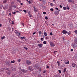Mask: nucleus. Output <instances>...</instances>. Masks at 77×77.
I'll return each instance as SVG.
<instances>
[{
	"mask_svg": "<svg viewBox=\"0 0 77 77\" xmlns=\"http://www.w3.org/2000/svg\"><path fill=\"white\" fill-rule=\"evenodd\" d=\"M15 33L18 36H19L20 35H21V33H20V32L17 31V30H15Z\"/></svg>",
	"mask_w": 77,
	"mask_h": 77,
	"instance_id": "f257e3e1",
	"label": "nucleus"
},
{
	"mask_svg": "<svg viewBox=\"0 0 77 77\" xmlns=\"http://www.w3.org/2000/svg\"><path fill=\"white\" fill-rule=\"evenodd\" d=\"M29 70H30V71H33V67L31 66H29Z\"/></svg>",
	"mask_w": 77,
	"mask_h": 77,
	"instance_id": "f03ea898",
	"label": "nucleus"
},
{
	"mask_svg": "<svg viewBox=\"0 0 77 77\" xmlns=\"http://www.w3.org/2000/svg\"><path fill=\"white\" fill-rule=\"evenodd\" d=\"M50 45L52 47H53L54 46H55V45L52 42H50Z\"/></svg>",
	"mask_w": 77,
	"mask_h": 77,
	"instance_id": "7ed1b4c3",
	"label": "nucleus"
},
{
	"mask_svg": "<svg viewBox=\"0 0 77 77\" xmlns=\"http://www.w3.org/2000/svg\"><path fill=\"white\" fill-rule=\"evenodd\" d=\"M26 63L27 65H32V63H31V62L29 60L27 61Z\"/></svg>",
	"mask_w": 77,
	"mask_h": 77,
	"instance_id": "20e7f679",
	"label": "nucleus"
},
{
	"mask_svg": "<svg viewBox=\"0 0 77 77\" xmlns=\"http://www.w3.org/2000/svg\"><path fill=\"white\" fill-rule=\"evenodd\" d=\"M59 14V11H55L54 13V14L55 15H58Z\"/></svg>",
	"mask_w": 77,
	"mask_h": 77,
	"instance_id": "39448f33",
	"label": "nucleus"
},
{
	"mask_svg": "<svg viewBox=\"0 0 77 77\" xmlns=\"http://www.w3.org/2000/svg\"><path fill=\"white\" fill-rule=\"evenodd\" d=\"M39 66V65H38V64H36L34 67L35 69H37V68L38 67V66Z\"/></svg>",
	"mask_w": 77,
	"mask_h": 77,
	"instance_id": "423d86ee",
	"label": "nucleus"
},
{
	"mask_svg": "<svg viewBox=\"0 0 77 77\" xmlns=\"http://www.w3.org/2000/svg\"><path fill=\"white\" fill-rule=\"evenodd\" d=\"M62 33L63 34H66V33H68V32L66 30H63L62 31Z\"/></svg>",
	"mask_w": 77,
	"mask_h": 77,
	"instance_id": "0eeeda50",
	"label": "nucleus"
},
{
	"mask_svg": "<svg viewBox=\"0 0 77 77\" xmlns=\"http://www.w3.org/2000/svg\"><path fill=\"white\" fill-rule=\"evenodd\" d=\"M33 8L34 12H35V13H36L37 12V9L35 8V7H34Z\"/></svg>",
	"mask_w": 77,
	"mask_h": 77,
	"instance_id": "6e6552de",
	"label": "nucleus"
},
{
	"mask_svg": "<svg viewBox=\"0 0 77 77\" xmlns=\"http://www.w3.org/2000/svg\"><path fill=\"white\" fill-rule=\"evenodd\" d=\"M38 46L39 47V48H42V46H43V44H40L38 45Z\"/></svg>",
	"mask_w": 77,
	"mask_h": 77,
	"instance_id": "1a4fd4ad",
	"label": "nucleus"
},
{
	"mask_svg": "<svg viewBox=\"0 0 77 77\" xmlns=\"http://www.w3.org/2000/svg\"><path fill=\"white\" fill-rule=\"evenodd\" d=\"M37 69L38 70V71H42V69H41V67H38L37 68Z\"/></svg>",
	"mask_w": 77,
	"mask_h": 77,
	"instance_id": "9d476101",
	"label": "nucleus"
},
{
	"mask_svg": "<svg viewBox=\"0 0 77 77\" xmlns=\"http://www.w3.org/2000/svg\"><path fill=\"white\" fill-rule=\"evenodd\" d=\"M27 70H24V69H21V71L22 72H24V73H26V72H27Z\"/></svg>",
	"mask_w": 77,
	"mask_h": 77,
	"instance_id": "9b49d317",
	"label": "nucleus"
},
{
	"mask_svg": "<svg viewBox=\"0 0 77 77\" xmlns=\"http://www.w3.org/2000/svg\"><path fill=\"white\" fill-rule=\"evenodd\" d=\"M7 73L8 74V75H10L11 74V71L8 70L7 72Z\"/></svg>",
	"mask_w": 77,
	"mask_h": 77,
	"instance_id": "f8f14e48",
	"label": "nucleus"
},
{
	"mask_svg": "<svg viewBox=\"0 0 77 77\" xmlns=\"http://www.w3.org/2000/svg\"><path fill=\"white\" fill-rule=\"evenodd\" d=\"M69 61L67 60L64 63L65 64H66L67 65H68V64H69Z\"/></svg>",
	"mask_w": 77,
	"mask_h": 77,
	"instance_id": "ddd939ff",
	"label": "nucleus"
},
{
	"mask_svg": "<svg viewBox=\"0 0 77 77\" xmlns=\"http://www.w3.org/2000/svg\"><path fill=\"white\" fill-rule=\"evenodd\" d=\"M38 33L39 34V36H40V35H42V32L41 31V30H39L38 32Z\"/></svg>",
	"mask_w": 77,
	"mask_h": 77,
	"instance_id": "4468645a",
	"label": "nucleus"
},
{
	"mask_svg": "<svg viewBox=\"0 0 77 77\" xmlns=\"http://www.w3.org/2000/svg\"><path fill=\"white\" fill-rule=\"evenodd\" d=\"M7 65L8 66L11 65V62H8L7 63Z\"/></svg>",
	"mask_w": 77,
	"mask_h": 77,
	"instance_id": "2eb2a0df",
	"label": "nucleus"
},
{
	"mask_svg": "<svg viewBox=\"0 0 77 77\" xmlns=\"http://www.w3.org/2000/svg\"><path fill=\"white\" fill-rule=\"evenodd\" d=\"M73 0H68V2L69 3H72V2H73Z\"/></svg>",
	"mask_w": 77,
	"mask_h": 77,
	"instance_id": "dca6fc26",
	"label": "nucleus"
},
{
	"mask_svg": "<svg viewBox=\"0 0 77 77\" xmlns=\"http://www.w3.org/2000/svg\"><path fill=\"white\" fill-rule=\"evenodd\" d=\"M7 2V0H4L3 1V3H5H5H6Z\"/></svg>",
	"mask_w": 77,
	"mask_h": 77,
	"instance_id": "f3484780",
	"label": "nucleus"
},
{
	"mask_svg": "<svg viewBox=\"0 0 77 77\" xmlns=\"http://www.w3.org/2000/svg\"><path fill=\"white\" fill-rule=\"evenodd\" d=\"M72 67H73V68L74 67H75V64L74 63H72Z\"/></svg>",
	"mask_w": 77,
	"mask_h": 77,
	"instance_id": "a211bd4d",
	"label": "nucleus"
},
{
	"mask_svg": "<svg viewBox=\"0 0 77 77\" xmlns=\"http://www.w3.org/2000/svg\"><path fill=\"white\" fill-rule=\"evenodd\" d=\"M1 39L2 40H3V39H5V36H3L2 37H1Z\"/></svg>",
	"mask_w": 77,
	"mask_h": 77,
	"instance_id": "6ab92c4d",
	"label": "nucleus"
},
{
	"mask_svg": "<svg viewBox=\"0 0 77 77\" xmlns=\"http://www.w3.org/2000/svg\"><path fill=\"white\" fill-rule=\"evenodd\" d=\"M11 62L12 63H15V61L14 60H13V61L11 60Z\"/></svg>",
	"mask_w": 77,
	"mask_h": 77,
	"instance_id": "aec40b11",
	"label": "nucleus"
},
{
	"mask_svg": "<svg viewBox=\"0 0 77 77\" xmlns=\"http://www.w3.org/2000/svg\"><path fill=\"white\" fill-rule=\"evenodd\" d=\"M8 69H9V68H6V67H5L4 68V70H8Z\"/></svg>",
	"mask_w": 77,
	"mask_h": 77,
	"instance_id": "412c9836",
	"label": "nucleus"
},
{
	"mask_svg": "<svg viewBox=\"0 0 77 77\" xmlns=\"http://www.w3.org/2000/svg\"><path fill=\"white\" fill-rule=\"evenodd\" d=\"M44 35L45 36H47V33H46V32H44Z\"/></svg>",
	"mask_w": 77,
	"mask_h": 77,
	"instance_id": "4be33fe9",
	"label": "nucleus"
},
{
	"mask_svg": "<svg viewBox=\"0 0 77 77\" xmlns=\"http://www.w3.org/2000/svg\"><path fill=\"white\" fill-rule=\"evenodd\" d=\"M66 71V68L64 69L63 72H65Z\"/></svg>",
	"mask_w": 77,
	"mask_h": 77,
	"instance_id": "5701e85b",
	"label": "nucleus"
},
{
	"mask_svg": "<svg viewBox=\"0 0 77 77\" xmlns=\"http://www.w3.org/2000/svg\"><path fill=\"white\" fill-rule=\"evenodd\" d=\"M63 9L64 10H66V7H63Z\"/></svg>",
	"mask_w": 77,
	"mask_h": 77,
	"instance_id": "b1692460",
	"label": "nucleus"
},
{
	"mask_svg": "<svg viewBox=\"0 0 77 77\" xmlns=\"http://www.w3.org/2000/svg\"><path fill=\"white\" fill-rule=\"evenodd\" d=\"M74 32L75 34H77V30H76L74 31Z\"/></svg>",
	"mask_w": 77,
	"mask_h": 77,
	"instance_id": "393cba45",
	"label": "nucleus"
},
{
	"mask_svg": "<svg viewBox=\"0 0 77 77\" xmlns=\"http://www.w3.org/2000/svg\"><path fill=\"white\" fill-rule=\"evenodd\" d=\"M43 44H47V42L45 41H44L43 42Z\"/></svg>",
	"mask_w": 77,
	"mask_h": 77,
	"instance_id": "a878e982",
	"label": "nucleus"
},
{
	"mask_svg": "<svg viewBox=\"0 0 77 77\" xmlns=\"http://www.w3.org/2000/svg\"><path fill=\"white\" fill-rule=\"evenodd\" d=\"M0 7L1 9H2V8H3V6L2 5H1Z\"/></svg>",
	"mask_w": 77,
	"mask_h": 77,
	"instance_id": "bb28decb",
	"label": "nucleus"
},
{
	"mask_svg": "<svg viewBox=\"0 0 77 77\" xmlns=\"http://www.w3.org/2000/svg\"><path fill=\"white\" fill-rule=\"evenodd\" d=\"M13 8H17V6L15 5H14L13 6Z\"/></svg>",
	"mask_w": 77,
	"mask_h": 77,
	"instance_id": "cd10ccee",
	"label": "nucleus"
},
{
	"mask_svg": "<svg viewBox=\"0 0 77 77\" xmlns=\"http://www.w3.org/2000/svg\"><path fill=\"white\" fill-rule=\"evenodd\" d=\"M50 3V5L51 6H53V3Z\"/></svg>",
	"mask_w": 77,
	"mask_h": 77,
	"instance_id": "c85d7f7f",
	"label": "nucleus"
},
{
	"mask_svg": "<svg viewBox=\"0 0 77 77\" xmlns=\"http://www.w3.org/2000/svg\"><path fill=\"white\" fill-rule=\"evenodd\" d=\"M23 48H24L25 50H28V48H26V47H23Z\"/></svg>",
	"mask_w": 77,
	"mask_h": 77,
	"instance_id": "c756f323",
	"label": "nucleus"
},
{
	"mask_svg": "<svg viewBox=\"0 0 77 77\" xmlns=\"http://www.w3.org/2000/svg\"><path fill=\"white\" fill-rule=\"evenodd\" d=\"M23 11H24L25 12V13H27V11H26V10H23Z\"/></svg>",
	"mask_w": 77,
	"mask_h": 77,
	"instance_id": "7c9ffc66",
	"label": "nucleus"
},
{
	"mask_svg": "<svg viewBox=\"0 0 77 77\" xmlns=\"http://www.w3.org/2000/svg\"><path fill=\"white\" fill-rule=\"evenodd\" d=\"M43 14H44V15H45L46 14V12H44L43 13Z\"/></svg>",
	"mask_w": 77,
	"mask_h": 77,
	"instance_id": "2f4dec72",
	"label": "nucleus"
},
{
	"mask_svg": "<svg viewBox=\"0 0 77 77\" xmlns=\"http://www.w3.org/2000/svg\"><path fill=\"white\" fill-rule=\"evenodd\" d=\"M22 26H23V27H24V23H22Z\"/></svg>",
	"mask_w": 77,
	"mask_h": 77,
	"instance_id": "473e14b6",
	"label": "nucleus"
},
{
	"mask_svg": "<svg viewBox=\"0 0 77 77\" xmlns=\"http://www.w3.org/2000/svg\"><path fill=\"white\" fill-rule=\"evenodd\" d=\"M50 10L51 11H53V8H51Z\"/></svg>",
	"mask_w": 77,
	"mask_h": 77,
	"instance_id": "72a5a7b5",
	"label": "nucleus"
},
{
	"mask_svg": "<svg viewBox=\"0 0 77 77\" xmlns=\"http://www.w3.org/2000/svg\"><path fill=\"white\" fill-rule=\"evenodd\" d=\"M47 68H48L49 69H50V67L48 66H47Z\"/></svg>",
	"mask_w": 77,
	"mask_h": 77,
	"instance_id": "f704fd0d",
	"label": "nucleus"
},
{
	"mask_svg": "<svg viewBox=\"0 0 77 77\" xmlns=\"http://www.w3.org/2000/svg\"><path fill=\"white\" fill-rule=\"evenodd\" d=\"M45 18L46 20H48V17H45Z\"/></svg>",
	"mask_w": 77,
	"mask_h": 77,
	"instance_id": "c9c22d12",
	"label": "nucleus"
},
{
	"mask_svg": "<svg viewBox=\"0 0 77 77\" xmlns=\"http://www.w3.org/2000/svg\"><path fill=\"white\" fill-rule=\"evenodd\" d=\"M41 41H44V38H41Z\"/></svg>",
	"mask_w": 77,
	"mask_h": 77,
	"instance_id": "e433bc0d",
	"label": "nucleus"
},
{
	"mask_svg": "<svg viewBox=\"0 0 77 77\" xmlns=\"http://www.w3.org/2000/svg\"><path fill=\"white\" fill-rule=\"evenodd\" d=\"M28 14H29V16L30 15V11H29L28 12Z\"/></svg>",
	"mask_w": 77,
	"mask_h": 77,
	"instance_id": "4c0bfd02",
	"label": "nucleus"
},
{
	"mask_svg": "<svg viewBox=\"0 0 77 77\" xmlns=\"http://www.w3.org/2000/svg\"><path fill=\"white\" fill-rule=\"evenodd\" d=\"M60 8H62L63 7V6H62V5H60Z\"/></svg>",
	"mask_w": 77,
	"mask_h": 77,
	"instance_id": "58836bf2",
	"label": "nucleus"
},
{
	"mask_svg": "<svg viewBox=\"0 0 77 77\" xmlns=\"http://www.w3.org/2000/svg\"><path fill=\"white\" fill-rule=\"evenodd\" d=\"M28 3H29V4H31V2L30 1H29L28 2Z\"/></svg>",
	"mask_w": 77,
	"mask_h": 77,
	"instance_id": "ea45409f",
	"label": "nucleus"
},
{
	"mask_svg": "<svg viewBox=\"0 0 77 77\" xmlns=\"http://www.w3.org/2000/svg\"><path fill=\"white\" fill-rule=\"evenodd\" d=\"M58 71H59V73H61V70H59Z\"/></svg>",
	"mask_w": 77,
	"mask_h": 77,
	"instance_id": "a19ab883",
	"label": "nucleus"
},
{
	"mask_svg": "<svg viewBox=\"0 0 77 77\" xmlns=\"http://www.w3.org/2000/svg\"><path fill=\"white\" fill-rule=\"evenodd\" d=\"M50 35H53V33L52 32H50Z\"/></svg>",
	"mask_w": 77,
	"mask_h": 77,
	"instance_id": "79ce46f5",
	"label": "nucleus"
},
{
	"mask_svg": "<svg viewBox=\"0 0 77 77\" xmlns=\"http://www.w3.org/2000/svg\"><path fill=\"white\" fill-rule=\"evenodd\" d=\"M57 63L58 64H60V62H59V61H57Z\"/></svg>",
	"mask_w": 77,
	"mask_h": 77,
	"instance_id": "37998d69",
	"label": "nucleus"
},
{
	"mask_svg": "<svg viewBox=\"0 0 77 77\" xmlns=\"http://www.w3.org/2000/svg\"><path fill=\"white\" fill-rule=\"evenodd\" d=\"M20 38L22 39H25V38L24 37H21Z\"/></svg>",
	"mask_w": 77,
	"mask_h": 77,
	"instance_id": "c03bdc74",
	"label": "nucleus"
},
{
	"mask_svg": "<svg viewBox=\"0 0 77 77\" xmlns=\"http://www.w3.org/2000/svg\"><path fill=\"white\" fill-rule=\"evenodd\" d=\"M15 13H16V11H14V12H13V14H14V15H15Z\"/></svg>",
	"mask_w": 77,
	"mask_h": 77,
	"instance_id": "a18cd8bd",
	"label": "nucleus"
},
{
	"mask_svg": "<svg viewBox=\"0 0 77 77\" xmlns=\"http://www.w3.org/2000/svg\"><path fill=\"white\" fill-rule=\"evenodd\" d=\"M3 9H5V10H6V8H5V7H3Z\"/></svg>",
	"mask_w": 77,
	"mask_h": 77,
	"instance_id": "49530a36",
	"label": "nucleus"
},
{
	"mask_svg": "<svg viewBox=\"0 0 77 77\" xmlns=\"http://www.w3.org/2000/svg\"><path fill=\"white\" fill-rule=\"evenodd\" d=\"M18 61L19 62H20L21 61V60H20V59H19L18 60Z\"/></svg>",
	"mask_w": 77,
	"mask_h": 77,
	"instance_id": "de8ad7c7",
	"label": "nucleus"
},
{
	"mask_svg": "<svg viewBox=\"0 0 77 77\" xmlns=\"http://www.w3.org/2000/svg\"><path fill=\"white\" fill-rule=\"evenodd\" d=\"M56 9H57V10H59V8H55Z\"/></svg>",
	"mask_w": 77,
	"mask_h": 77,
	"instance_id": "09e8293b",
	"label": "nucleus"
},
{
	"mask_svg": "<svg viewBox=\"0 0 77 77\" xmlns=\"http://www.w3.org/2000/svg\"><path fill=\"white\" fill-rule=\"evenodd\" d=\"M67 33L68 34V35H70V32H67Z\"/></svg>",
	"mask_w": 77,
	"mask_h": 77,
	"instance_id": "8fccbe9b",
	"label": "nucleus"
},
{
	"mask_svg": "<svg viewBox=\"0 0 77 77\" xmlns=\"http://www.w3.org/2000/svg\"><path fill=\"white\" fill-rule=\"evenodd\" d=\"M35 33H36V32H34L33 33V35H35Z\"/></svg>",
	"mask_w": 77,
	"mask_h": 77,
	"instance_id": "3c124183",
	"label": "nucleus"
},
{
	"mask_svg": "<svg viewBox=\"0 0 77 77\" xmlns=\"http://www.w3.org/2000/svg\"><path fill=\"white\" fill-rule=\"evenodd\" d=\"M29 17H30V18L32 17V16L31 15H29Z\"/></svg>",
	"mask_w": 77,
	"mask_h": 77,
	"instance_id": "603ef678",
	"label": "nucleus"
},
{
	"mask_svg": "<svg viewBox=\"0 0 77 77\" xmlns=\"http://www.w3.org/2000/svg\"><path fill=\"white\" fill-rule=\"evenodd\" d=\"M56 52H57V51H54V54L55 53H56Z\"/></svg>",
	"mask_w": 77,
	"mask_h": 77,
	"instance_id": "864d4df0",
	"label": "nucleus"
},
{
	"mask_svg": "<svg viewBox=\"0 0 77 77\" xmlns=\"http://www.w3.org/2000/svg\"><path fill=\"white\" fill-rule=\"evenodd\" d=\"M20 5H21L22 6H23V4L22 3H20Z\"/></svg>",
	"mask_w": 77,
	"mask_h": 77,
	"instance_id": "5fc2aeb1",
	"label": "nucleus"
},
{
	"mask_svg": "<svg viewBox=\"0 0 77 77\" xmlns=\"http://www.w3.org/2000/svg\"><path fill=\"white\" fill-rule=\"evenodd\" d=\"M46 39H48V37H46L45 38Z\"/></svg>",
	"mask_w": 77,
	"mask_h": 77,
	"instance_id": "6e6d98bb",
	"label": "nucleus"
},
{
	"mask_svg": "<svg viewBox=\"0 0 77 77\" xmlns=\"http://www.w3.org/2000/svg\"><path fill=\"white\" fill-rule=\"evenodd\" d=\"M71 51H73V49H71Z\"/></svg>",
	"mask_w": 77,
	"mask_h": 77,
	"instance_id": "4d7b16f0",
	"label": "nucleus"
},
{
	"mask_svg": "<svg viewBox=\"0 0 77 77\" xmlns=\"http://www.w3.org/2000/svg\"><path fill=\"white\" fill-rule=\"evenodd\" d=\"M45 71H43V73H45Z\"/></svg>",
	"mask_w": 77,
	"mask_h": 77,
	"instance_id": "13d9d810",
	"label": "nucleus"
},
{
	"mask_svg": "<svg viewBox=\"0 0 77 77\" xmlns=\"http://www.w3.org/2000/svg\"><path fill=\"white\" fill-rule=\"evenodd\" d=\"M67 9L68 10H69V7H67Z\"/></svg>",
	"mask_w": 77,
	"mask_h": 77,
	"instance_id": "bf43d9fd",
	"label": "nucleus"
},
{
	"mask_svg": "<svg viewBox=\"0 0 77 77\" xmlns=\"http://www.w3.org/2000/svg\"><path fill=\"white\" fill-rule=\"evenodd\" d=\"M0 27H2V24H0Z\"/></svg>",
	"mask_w": 77,
	"mask_h": 77,
	"instance_id": "052dcab7",
	"label": "nucleus"
},
{
	"mask_svg": "<svg viewBox=\"0 0 77 77\" xmlns=\"http://www.w3.org/2000/svg\"><path fill=\"white\" fill-rule=\"evenodd\" d=\"M16 12H17V13L19 12V11H16Z\"/></svg>",
	"mask_w": 77,
	"mask_h": 77,
	"instance_id": "680f3d73",
	"label": "nucleus"
},
{
	"mask_svg": "<svg viewBox=\"0 0 77 77\" xmlns=\"http://www.w3.org/2000/svg\"><path fill=\"white\" fill-rule=\"evenodd\" d=\"M9 15H11V13H10L9 14Z\"/></svg>",
	"mask_w": 77,
	"mask_h": 77,
	"instance_id": "e2e57ef3",
	"label": "nucleus"
},
{
	"mask_svg": "<svg viewBox=\"0 0 77 77\" xmlns=\"http://www.w3.org/2000/svg\"><path fill=\"white\" fill-rule=\"evenodd\" d=\"M18 2H19V3H21V2L20 1H18Z\"/></svg>",
	"mask_w": 77,
	"mask_h": 77,
	"instance_id": "0e129e2a",
	"label": "nucleus"
},
{
	"mask_svg": "<svg viewBox=\"0 0 77 77\" xmlns=\"http://www.w3.org/2000/svg\"><path fill=\"white\" fill-rule=\"evenodd\" d=\"M53 0V2H55V1H56V0Z\"/></svg>",
	"mask_w": 77,
	"mask_h": 77,
	"instance_id": "69168bd1",
	"label": "nucleus"
},
{
	"mask_svg": "<svg viewBox=\"0 0 77 77\" xmlns=\"http://www.w3.org/2000/svg\"><path fill=\"white\" fill-rule=\"evenodd\" d=\"M52 25L53 26H54V24H52Z\"/></svg>",
	"mask_w": 77,
	"mask_h": 77,
	"instance_id": "338daca9",
	"label": "nucleus"
},
{
	"mask_svg": "<svg viewBox=\"0 0 77 77\" xmlns=\"http://www.w3.org/2000/svg\"><path fill=\"white\" fill-rule=\"evenodd\" d=\"M60 65L59 64H58V66H60Z\"/></svg>",
	"mask_w": 77,
	"mask_h": 77,
	"instance_id": "774afa93",
	"label": "nucleus"
}]
</instances>
